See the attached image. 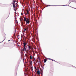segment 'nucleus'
I'll return each instance as SVG.
<instances>
[{
	"label": "nucleus",
	"instance_id": "1",
	"mask_svg": "<svg viewBox=\"0 0 76 76\" xmlns=\"http://www.w3.org/2000/svg\"><path fill=\"white\" fill-rule=\"evenodd\" d=\"M24 20L25 22H26V24H27V23L29 24V18H26V17H24Z\"/></svg>",
	"mask_w": 76,
	"mask_h": 76
},
{
	"label": "nucleus",
	"instance_id": "2",
	"mask_svg": "<svg viewBox=\"0 0 76 76\" xmlns=\"http://www.w3.org/2000/svg\"><path fill=\"white\" fill-rule=\"evenodd\" d=\"M23 49L22 50V51H26V48H27V46H23Z\"/></svg>",
	"mask_w": 76,
	"mask_h": 76
},
{
	"label": "nucleus",
	"instance_id": "3",
	"mask_svg": "<svg viewBox=\"0 0 76 76\" xmlns=\"http://www.w3.org/2000/svg\"><path fill=\"white\" fill-rule=\"evenodd\" d=\"M25 15H27V14H28V15H29V10H27V13H25Z\"/></svg>",
	"mask_w": 76,
	"mask_h": 76
},
{
	"label": "nucleus",
	"instance_id": "4",
	"mask_svg": "<svg viewBox=\"0 0 76 76\" xmlns=\"http://www.w3.org/2000/svg\"><path fill=\"white\" fill-rule=\"evenodd\" d=\"M23 44L24 45H23V47H26V45L27 44L26 43H25V42H24L23 43Z\"/></svg>",
	"mask_w": 76,
	"mask_h": 76
},
{
	"label": "nucleus",
	"instance_id": "5",
	"mask_svg": "<svg viewBox=\"0 0 76 76\" xmlns=\"http://www.w3.org/2000/svg\"><path fill=\"white\" fill-rule=\"evenodd\" d=\"M37 73L38 75H40V72H39V70L38 71H37Z\"/></svg>",
	"mask_w": 76,
	"mask_h": 76
},
{
	"label": "nucleus",
	"instance_id": "6",
	"mask_svg": "<svg viewBox=\"0 0 76 76\" xmlns=\"http://www.w3.org/2000/svg\"><path fill=\"white\" fill-rule=\"evenodd\" d=\"M28 47L29 50L31 49L32 47H31V46H30L29 45H28Z\"/></svg>",
	"mask_w": 76,
	"mask_h": 76
},
{
	"label": "nucleus",
	"instance_id": "7",
	"mask_svg": "<svg viewBox=\"0 0 76 76\" xmlns=\"http://www.w3.org/2000/svg\"><path fill=\"white\" fill-rule=\"evenodd\" d=\"M20 19L21 22H22V20H23V18L20 17Z\"/></svg>",
	"mask_w": 76,
	"mask_h": 76
},
{
	"label": "nucleus",
	"instance_id": "8",
	"mask_svg": "<svg viewBox=\"0 0 76 76\" xmlns=\"http://www.w3.org/2000/svg\"><path fill=\"white\" fill-rule=\"evenodd\" d=\"M15 44L14 43H13L11 45V46L12 47H15Z\"/></svg>",
	"mask_w": 76,
	"mask_h": 76
},
{
	"label": "nucleus",
	"instance_id": "9",
	"mask_svg": "<svg viewBox=\"0 0 76 76\" xmlns=\"http://www.w3.org/2000/svg\"><path fill=\"white\" fill-rule=\"evenodd\" d=\"M44 63H46V61H47V59H44Z\"/></svg>",
	"mask_w": 76,
	"mask_h": 76
},
{
	"label": "nucleus",
	"instance_id": "10",
	"mask_svg": "<svg viewBox=\"0 0 76 76\" xmlns=\"http://www.w3.org/2000/svg\"><path fill=\"white\" fill-rule=\"evenodd\" d=\"M13 6L14 7V9H15V7H16L15 6V4H13Z\"/></svg>",
	"mask_w": 76,
	"mask_h": 76
},
{
	"label": "nucleus",
	"instance_id": "11",
	"mask_svg": "<svg viewBox=\"0 0 76 76\" xmlns=\"http://www.w3.org/2000/svg\"><path fill=\"white\" fill-rule=\"evenodd\" d=\"M25 28L27 30L28 29V28H28V26H27Z\"/></svg>",
	"mask_w": 76,
	"mask_h": 76
},
{
	"label": "nucleus",
	"instance_id": "12",
	"mask_svg": "<svg viewBox=\"0 0 76 76\" xmlns=\"http://www.w3.org/2000/svg\"><path fill=\"white\" fill-rule=\"evenodd\" d=\"M32 55L30 56V59H32Z\"/></svg>",
	"mask_w": 76,
	"mask_h": 76
},
{
	"label": "nucleus",
	"instance_id": "13",
	"mask_svg": "<svg viewBox=\"0 0 76 76\" xmlns=\"http://www.w3.org/2000/svg\"><path fill=\"white\" fill-rule=\"evenodd\" d=\"M24 31H26L27 30V29L26 28H24Z\"/></svg>",
	"mask_w": 76,
	"mask_h": 76
},
{
	"label": "nucleus",
	"instance_id": "14",
	"mask_svg": "<svg viewBox=\"0 0 76 76\" xmlns=\"http://www.w3.org/2000/svg\"><path fill=\"white\" fill-rule=\"evenodd\" d=\"M30 64H32V61H31L30 62Z\"/></svg>",
	"mask_w": 76,
	"mask_h": 76
},
{
	"label": "nucleus",
	"instance_id": "15",
	"mask_svg": "<svg viewBox=\"0 0 76 76\" xmlns=\"http://www.w3.org/2000/svg\"><path fill=\"white\" fill-rule=\"evenodd\" d=\"M13 4H15V2L13 1Z\"/></svg>",
	"mask_w": 76,
	"mask_h": 76
},
{
	"label": "nucleus",
	"instance_id": "16",
	"mask_svg": "<svg viewBox=\"0 0 76 76\" xmlns=\"http://www.w3.org/2000/svg\"><path fill=\"white\" fill-rule=\"evenodd\" d=\"M31 49H32V51H33V50H34V48H31Z\"/></svg>",
	"mask_w": 76,
	"mask_h": 76
},
{
	"label": "nucleus",
	"instance_id": "17",
	"mask_svg": "<svg viewBox=\"0 0 76 76\" xmlns=\"http://www.w3.org/2000/svg\"><path fill=\"white\" fill-rule=\"evenodd\" d=\"M34 69H36V70H37V67H35Z\"/></svg>",
	"mask_w": 76,
	"mask_h": 76
},
{
	"label": "nucleus",
	"instance_id": "18",
	"mask_svg": "<svg viewBox=\"0 0 76 76\" xmlns=\"http://www.w3.org/2000/svg\"><path fill=\"white\" fill-rule=\"evenodd\" d=\"M13 2H16V1H15V0H13Z\"/></svg>",
	"mask_w": 76,
	"mask_h": 76
},
{
	"label": "nucleus",
	"instance_id": "19",
	"mask_svg": "<svg viewBox=\"0 0 76 76\" xmlns=\"http://www.w3.org/2000/svg\"><path fill=\"white\" fill-rule=\"evenodd\" d=\"M51 60H52V61H54V60L53 59H51Z\"/></svg>",
	"mask_w": 76,
	"mask_h": 76
},
{
	"label": "nucleus",
	"instance_id": "20",
	"mask_svg": "<svg viewBox=\"0 0 76 76\" xmlns=\"http://www.w3.org/2000/svg\"><path fill=\"white\" fill-rule=\"evenodd\" d=\"M21 15H23V14L22 13H21Z\"/></svg>",
	"mask_w": 76,
	"mask_h": 76
},
{
	"label": "nucleus",
	"instance_id": "21",
	"mask_svg": "<svg viewBox=\"0 0 76 76\" xmlns=\"http://www.w3.org/2000/svg\"><path fill=\"white\" fill-rule=\"evenodd\" d=\"M48 6H53L48 5Z\"/></svg>",
	"mask_w": 76,
	"mask_h": 76
},
{
	"label": "nucleus",
	"instance_id": "22",
	"mask_svg": "<svg viewBox=\"0 0 76 76\" xmlns=\"http://www.w3.org/2000/svg\"><path fill=\"white\" fill-rule=\"evenodd\" d=\"M49 60H51V58H49Z\"/></svg>",
	"mask_w": 76,
	"mask_h": 76
},
{
	"label": "nucleus",
	"instance_id": "23",
	"mask_svg": "<svg viewBox=\"0 0 76 76\" xmlns=\"http://www.w3.org/2000/svg\"><path fill=\"white\" fill-rule=\"evenodd\" d=\"M39 62H40V60L39 61H38V62H39Z\"/></svg>",
	"mask_w": 76,
	"mask_h": 76
},
{
	"label": "nucleus",
	"instance_id": "24",
	"mask_svg": "<svg viewBox=\"0 0 76 76\" xmlns=\"http://www.w3.org/2000/svg\"><path fill=\"white\" fill-rule=\"evenodd\" d=\"M10 41V40H8V41Z\"/></svg>",
	"mask_w": 76,
	"mask_h": 76
},
{
	"label": "nucleus",
	"instance_id": "25",
	"mask_svg": "<svg viewBox=\"0 0 76 76\" xmlns=\"http://www.w3.org/2000/svg\"><path fill=\"white\" fill-rule=\"evenodd\" d=\"M22 23L23 24V22H22Z\"/></svg>",
	"mask_w": 76,
	"mask_h": 76
},
{
	"label": "nucleus",
	"instance_id": "26",
	"mask_svg": "<svg viewBox=\"0 0 76 76\" xmlns=\"http://www.w3.org/2000/svg\"><path fill=\"white\" fill-rule=\"evenodd\" d=\"M35 72H36V69H35Z\"/></svg>",
	"mask_w": 76,
	"mask_h": 76
},
{
	"label": "nucleus",
	"instance_id": "27",
	"mask_svg": "<svg viewBox=\"0 0 76 76\" xmlns=\"http://www.w3.org/2000/svg\"><path fill=\"white\" fill-rule=\"evenodd\" d=\"M15 13L16 14V12H15Z\"/></svg>",
	"mask_w": 76,
	"mask_h": 76
}]
</instances>
